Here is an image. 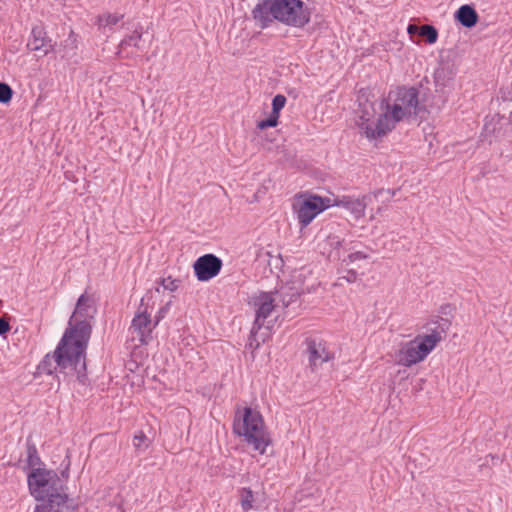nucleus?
Returning a JSON list of instances; mask_svg holds the SVG:
<instances>
[{"instance_id":"1","label":"nucleus","mask_w":512,"mask_h":512,"mask_svg":"<svg viewBox=\"0 0 512 512\" xmlns=\"http://www.w3.org/2000/svg\"><path fill=\"white\" fill-rule=\"evenodd\" d=\"M91 336L89 322H77L75 327L67 328L53 355L47 354L37 369L39 373L51 375L58 368L65 374H75L77 380L85 384L86 349Z\"/></svg>"},{"instance_id":"2","label":"nucleus","mask_w":512,"mask_h":512,"mask_svg":"<svg viewBox=\"0 0 512 512\" xmlns=\"http://www.w3.org/2000/svg\"><path fill=\"white\" fill-rule=\"evenodd\" d=\"M30 494L40 501L34 512H75L78 505L67 493L64 481L52 470L34 468L27 477Z\"/></svg>"},{"instance_id":"3","label":"nucleus","mask_w":512,"mask_h":512,"mask_svg":"<svg viewBox=\"0 0 512 512\" xmlns=\"http://www.w3.org/2000/svg\"><path fill=\"white\" fill-rule=\"evenodd\" d=\"M233 432L260 454H264L266 447L272 443L261 413L251 407L237 410L233 421Z\"/></svg>"},{"instance_id":"4","label":"nucleus","mask_w":512,"mask_h":512,"mask_svg":"<svg viewBox=\"0 0 512 512\" xmlns=\"http://www.w3.org/2000/svg\"><path fill=\"white\" fill-rule=\"evenodd\" d=\"M275 20L302 28L310 21V11L301 0H274Z\"/></svg>"},{"instance_id":"5","label":"nucleus","mask_w":512,"mask_h":512,"mask_svg":"<svg viewBox=\"0 0 512 512\" xmlns=\"http://www.w3.org/2000/svg\"><path fill=\"white\" fill-rule=\"evenodd\" d=\"M435 339L423 340L422 336H417L414 340L403 344L398 352V364L410 367L423 361L427 355L434 349Z\"/></svg>"},{"instance_id":"6","label":"nucleus","mask_w":512,"mask_h":512,"mask_svg":"<svg viewBox=\"0 0 512 512\" xmlns=\"http://www.w3.org/2000/svg\"><path fill=\"white\" fill-rule=\"evenodd\" d=\"M330 206L329 198L320 196H309L293 204V209L297 214V219L301 228L308 226L312 220L322 211Z\"/></svg>"},{"instance_id":"7","label":"nucleus","mask_w":512,"mask_h":512,"mask_svg":"<svg viewBox=\"0 0 512 512\" xmlns=\"http://www.w3.org/2000/svg\"><path fill=\"white\" fill-rule=\"evenodd\" d=\"M305 343L309 367L312 371L334 359V354L327 350L325 342L321 339L310 337L306 339Z\"/></svg>"},{"instance_id":"8","label":"nucleus","mask_w":512,"mask_h":512,"mask_svg":"<svg viewBox=\"0 0 512 512\" xmlns=\"http://www.w3.org/2000/svg\"><path fill=\"white\" fill-rule=\"evenodd\" d=\"M274 302L275 298L271 292H260L254 297V305L257 309L255 321L251 329V336H254L264 326L266 319L275 308Z\"/></svg>"},{"instance_id":"9","label":"nucleus","mask_w":512,"mask_h":512,"mask_svg":"<svg viewBox=\"0 0 512 512\" xmlns=\"http://www.w3.org/2000/svg\"><path fill=\"white\" fill-rule=\"evenodd\" d=\"M193 268L199 281H209L219 274L222 260L214 254H205L195 261Z\"/></svg>"},{"instance_id":"10","label":"nucleus","mask_w":512,"mask_h":512,"mask_svg":"<svg viewBox=\"0 0 512 512\" xmlns=\"http://www.w3.org/2000/svg\"><path fill=\"white\" fill-rule=\"evenodd\" d=\"M396 103H399L406 112L410 114L417 115L420 111L419 108V100H418V90L414 87L406 88L400 87L397 89L395 93V98L393 99Z\"/></svg>"},{"instance_id":"11","label":"nucleus","mask_w":512,"mask_h":512,"mask_svg":"<svg viewBox=\"0 0 512 512\" xmlns=\"http://www.w3.org/2000/svg\"><path fill=\"white\" fill-rule=\"evenodd\" d=\"M27 48L39 53V56H46L53 50L52 40L47 37L46 32L40 26H36L31 31V37L27 43Z\"/></svg>"},{"instance_id":"12","label":"nucleus","mask_w":512,"mask_h":512,"mask_svg":"<svg viewBox=\"0 0 512 512\" xmlns=\"http://www.w3.org/2000/svg\"><path fill=\"white\" fill-rule=\"evenodd\" d=\"M144 300L145 298L141 299L139 311L134 316L131 324V329L138 334L141 343H145V337L149 336L152 331L150 314L147 313L146 308L142 310Z\"/></svg>"},{"instance_id":"13","label":"nucleus","mask_w":512,"mask_h":512,"mask_svg":"<svg viewBox=\"0 0 512 512\" xmlns=\"http://www.w3.org/2000/svg\"><path fill=\"white\" fill-rule=\"evenodd\" d=\"M274 0H264L259 2L252 10V17L261 29H265L275 20L273 10Z\"/></svg>"},{"instance_id":"14","label":"nucleus","mask_w":512,"mask_h":512,"mask_svg":"<svg viewBox=\"0 0 512 512\" xmlns=\"http://www.w3.org/2000/svg\"><path fill=\"white\" fill-rule=\"evenodd\" d=\"M434 84L436 92L445 93L453 82L455 71L449 62H441L434 72Z\"/></svg>"},{"instance_id":"15","label":"nucleus","mask_w":512,"mask_h":512,"mask_svg":"<svg viewBox=\"0 0 512 512\" xmlns=\"http://www.w3.org/2000/svg\"><path fill=\"white\" fill-rule=\"evenodd\" d=\"M362 125L366 137L369 139H376L391 131L394 128L395 123L390 119L389 113L385 112L379 116L375 127L369 123H363Z\"/></svg>"},{"instance_id":"16","label":"nucleus","mask_w":512,"mask_h":512,"mask_svg":"<svg viewBox=\"0 0 512 512\" xmlns=\"http://www.w3.org/2000/svg\"><path fill=\"white\" fill-rule=\"evenodd\" d=\"M451 326L450 320L436 316L435 318L431 319L427 324L425 325L427 334L422 336L423 340H432L435 339V346L438 342L441 341L442 335L445 334Z\"/></svg>"},{"instance_id":"17","label":"nucleus","mask_w":512,"mask_h":512,"mask_svg":"<svg viewBox=\"0 0 512 512\" xmlns=\"http://www.w3.org/2000/svg\"><path fill=\"white\" fill-rule=\"evenodd\" d=\"M366 196L362 198H354L351 196H342L335 199V206H342L350 211L356 219L364 216L367 206Z\"/></svg>"},{"instance_id":"18","label":"nucleus","mask_w":512,"mask_h":512,"mask_svg":"<svg viewBox=\"0 0 512 512\" xmlns=\"http://www.w3.org/2000/svg\"><path fill=\"white\" fill-rule=\"evenodd\" d=\"M454 18L465 28L474 27L479 20V16L476 10L468 4L460 6L455 12Z\"/></svg>"},{"instance_id":"19","label":"nucleus","mask_w":512,"mask_h":512,"mask_svg":"<svg viewBox=\"0 0 512 512\" xmlns=\"http://www.w3.org/2000/svg\"><path fill=\"white\" fill-rule=\"evenodd\" d=\"M89 301H90L89 297L86 294H82L78 298V301H77V304H76V308H75V311H74L73 315L70 318L69 327L68 328L75 327L77 322H80V320L77 319L78 317L86 318V317L90 316V310L92 308L89 305ZM81 321L88 322L86 319H81Z\"/></svg>"},{"instance_id":"20","label":"nucleus","mask_w":512,"mask_h":512,"mask_svg":"<svg viewBox=\"0 0 512 512\" xmlns=\"http://www.w3.org/2000/svg\"><path fill=\"white\" fill-rule=\"evenodd\" d=\"M26 464L31 470L39 468L38 466L41 464V459L31 436L26 439Z\"/></svg>"},{"instance_id":"21","label":"nucleus","mask_w":512,"mask_h":512,"mask_svg":"<svg viewBox=\"0 0 512 512\" xmlns=\"http://www.w3.org/2000/svg\"><path fill=\"white\" fill-rule=\"evenodd\" d=\"M386 107H387L386 112L389 113L390 119L394 123H397V122L401 121L402 119H404L405 117L412 115L409 112H406V110L403 109V107L400 106L399 103H396L395 101L392 105L387 103Z\"/></svg>"},{"instance_id":"22","label":"nucleus","mask_w":512,"mask_h":512,"mask_svg":"<svg viewBox=\"0 0 512 512\" xmlns=\"http://www.w3.org/2000/svg\"><path fill=\"white\" fill-rule=\"evenodd\" d=\"M142 38V33L138 30H135L131 35L125 37L119 44L120 51H123L129 46H133L136 48H140V41Z\"/></svg>"},{"instance_id":"23","label":"nucleus","mask_w":512,"mask_h":512,"mask_svg":"<svg viewBox=\"0 0 512 512\" xmlns=\"http://www.w3.org/2000/svg\"><path fill=\"white\" fill-rule=\"evenodd\" d=\"M419 35L426 38L429 44H434L438 39V31L432 25H422L419 28Z\"/></svg>"},{"instance_id":"24","label":"nucleus","mask_w":512,"mask_h":512,"mask_svg":"<svg viewBox=\"0 0 512 512\" xmlns=\"http://www.w3.org/2000/svg\"><path fill=\"white\" fill-rule=\"evenodd\" d=\"M133 446L138 452H143L148 448L149 440L143 431H139L133 437Z\"/></svg>"},{"instance_id":"25","label":"nucleus","mask_w":512,"mask_h":512,"mask_svg":"<svg viewBox=\"0 0 512 512\" xmlns=\"http://www.w3.org/2000/svg\"><path fill=\"white\" fill-rule=\"evenodd\" d=\"M253 492L250 488H243L241 490V506L244 511L252 509Z\"/></svg>"},{"instance_id":"26","label":"nucleus","mask_w":512,"mask_h":512,"mask_svg":"<svg viewBox=\"0 0 512 512\" xmlns=\"http://www.w3.org/2000/svg\"><path fill=\"white\" fill-rule=\"evenodd\" d=\"M277 295L281 297V301L284 307L289 306L292 302L296 301L299 297V293L294 288H289V292L287 293H279L276 292Z\"/></svg>"},{"instance_id":"27","label":"nucleus","mask_w":512,"mask_h":512,"mask_svg":"<svg viewBox=\"0 0 512 512\" xmlns=\"http://www.w3.org/2000/svg\"><path fill=\"white\" fill-rule=\"evenodd\" d=\"M13 96L12 88L4 82H0V103L7 104Z\"/></svg>"},{"instance_id":"28","label":"nucleus","mask_w":512,"mask_h":512,"mask_svg":"<svg viewBox=\"0 0 512 512\" xmlns=\"http://www.w3.org/2000/svg\"><path fill=\"white\" fill-rule=\"evenodd\" d=\"M279 115L271 112L268 118L261 120L257 123V128L260 130L266 129L268 127H276L278 124Z\"/></svg>"},{"instance_id":"29","label":"nucleus","mask_w":512,"mask_h":512,"mask_svg":"<svg viewBox=\"0 0 512 512\" xmlns=\"http://www.w3.org/2000/svg\"><path fill=\"white\" fill-rule=\"evenodd\" d=\"M279 115L271 112L268 118L261 120L257 123V128L260 130L266 129L268 127H276L278 124Z\"/></svg>"},{"instance_id":"30","label":"nucleus","mask_w":512,"mask_h":512,"mask_svg":"<svg viewBox=\"0 0 512 512\" xmlns=\"http://www.w3.org/2000/svg\"><path fill=\"white\" fill-rule=\"evenodd\" d=\"M286 104V97L282 94H277L272 99V112L274 114H280V111L284 108Z\"/></svg>"},{"instance_id":"31","label":"nucleus","mask_w":512,"mask_h":512,"mask_svg":"<svg viewBox=\"0 0 512 512\" xmlns=\"http://www.w3.org/2000/svg\"><path fill=\"white\" fill-rule=\"evenodd\" d=\"M161 286L168 291L174 292L178 289L180 280L173 279L172 277L163 278L160 281Z\"/></svg>"},{"instance_id":"32","label":"nucleus","mask_w":512,"mask_h":512,"mask_svg":"<svg viewBox=\"0 0 512 512\" xmlns=\"http://www.w3.org/2000/svg\"><path fill=\"white\" fill-rule=\"evenodd\" d=\"M122 17L123 16H118L116 14H108V15H105V16L99 18V24L101 26L116 25Z\"/></svg>"},{"instance_id":"33","label":"nucleus","mask_w":512,"mask_h":512,"mask_svg":"<svg viewBox=\"0 0 512 512\" xmlns=\"http://www.w3.org/2000/svg\"><path fill=\"white\" fill-rule=\"evenodd\" d=\"M356 279H357V272L355 270L351 269V270L347 271L346 275L339 277L338 281H339V284L341 285L342 280H345L348 283H352V282H355Z\"/></svg>"},{"instance_id":"34","label":"nucleus","mask_w":512,"mask_h":512,"mask_svg":"<svg viewBox=\"0 0 512 512\" xmlns=\"http://www.w3.org/2000/svg\"><path fill=\"white\" fill-rule=\"evenodd\" d=\"M366 258H367L366 254H364L363 252L357 251V252L349 254L347 259H344V262L348 261L347 262V265H348V264L353 263V262H355L357 260H363V259H366Z\"/></svg>"},{"instance_id":"35","label":"nucleus","mask_w":512,"mask_h":512,"mask_svg":"<svg viewBox=\"0 0 512 512\" xmlns=\"http://www.w3.org/2000/svg\"><path fill=\"white\" fill-rule=\"evenodd\" d=\"M10 330V325L7 320L0 318V335L6 334Z\"/></svg>"},{"instance_id":"36","label":"nucleus","mask_w":512,"mask_h":512,"mask_svg":"<svg viewBox=\"0 0 512 512\" xmlns=\"http://www.w3.org/2000/svg\"><path fill=\"white\" fill-rule=\"evenodd\" d=\"M168 308L169 303L160 308L158 315L156 316V323H159V321L164 317L165 313L168 311Z\"/></svg>"},{"instance_id":"37","label":"nucleus","mask_w":512,"mask_h":512,"mask_svg":"<svg viewBox=\"0 0 512 512\" xmlns=\"http://www.w3.org/2000/svg\"><path fill=\"white\" fill-rule=\"evenodd\" d=\"M329 240H330V245L331 246L338 247L341 244L339 239L336 240V237H329Z\"/></svg>"},{"instance_id":"38","label":"nucleus","mask_w":512,"mask_h":512,"mask_svg":"<svg viewBox=\"0 0 512 512\" xmlns=\"http://www.w3.org/2000/svg\"><path fill=\"white\" fill-rule=\"evenodd\" d=\"M419 30V28L416 25L409 24L407 31L409 34L416 33Z\"/></svg>"},{"instance_id":"39","label":"nucleus","mask_w":512,"mask_h":512,"mask_svg":"<svg viewBox=\"0 0 512 512\" xmlns=\"http://www.w3.org/2000/svg\"><path fill=\"white\" fill-rule=\"evenodd\" d=\"M62 476L67 477L68 474L64 471V472H62Z\"/></svg>"},{"instance_id":"40","label":"nucleus","mask_w":512,"mask_h":512,"mask_svg":"<svg viewBox=\"0 0 512 512\" xmlns=\"http://www.w3.org/2000/svg\"><path fill=\"white\" fill-rule=\"evenodd\" d=\"M380 193H382V190H378V191H377V193H376V196H377L378 194H380Z\"/></svg>"}]
</instances>
